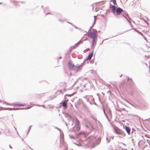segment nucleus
Listing matches in <instances>:
<instances>
[{"instance_id":"obj_39","label":"nucleus","mask_w":150,"mask_h":150,"mask_svg":"<svg viewBox=\"0 0 150 150\" xmlns=\"http://www.w3.org/2000/svg\"><path fill=\"white\" fill-rule=\"evenodd\" d=\"M94 17H95V18L96 16H94ZM95 21V18H94V21Z\"/></svg>"},{"instance_id":"obj_31","label":"nucleus","mask_w":150,"mask_h":150,"mask_svg":"<svg viewBox=\"0 0 150 150\" xmlns=\"http://www.w3.org/2000/svg\"><path fill=\"white\" fill-rule=\"evenodd\" d=\"M38 106H42L44 108H45L44 106V105H42V106H40V105H38Z\"/></svg>"},{"instance_id":"obj_8","label":"nucleus","mask_w":150,"mask_h":150,"mask_svg":"<svg viewBox=\"0 0 150 150\" xmlns=\"http://www.w3.org/2000/svg\"><path fill=\"white\" fill-rule=\"evenodd\" d=\"M124 128H125L126 132H127V134H130V128L128 127L127 126H125L123 127Z\"/></svg>"},{"instance_id":"obj_38","label":"nucleus","mask_w":150,"mask_h":150,"mask_svg":"<svg viewBox=\"0 0 150 150\" xmlns=\"http://www.w3.org/2000/svg\"><path fill=\"white\" fill-rule=\"evenodd\" d=\"M70 24H71V25H72V24L71 23H69V22H68Z\"/></svg>"},{"instance_id":"obj_34","label":"nucleus","mask_w":150,"mask_h":150,"mask_svg":"<svg viewBox=\"0 0 150 150\" xmlns=\"http://www.w3.org/2000/svg\"><path fill=\"white\" fill-rule=\"evenodd\" d=\"M9 147L10 148H11V145H9Z\"/></svg>"},{"instance_id":"obj_25","label":"nucleus","mask_w":150,"mask_h":150,"mask_svg":"<svg viewBox=\"0 0 150 150\" xmlns=\"http://www.w3.org/2000/svg\"><path fill=\"white\" fill-rule=\"evenodd\" d=\"M76 145H77L78 146H80L81 145V144L80 143H79L78 144H76Z\"/></svg>"},{"instance_id":"obj_49","label":"nucleus","mask_w":150,"mask_h":150,"mask_svg":"<svg viewBox=\"0 0 150 150\" xmlns=\"http://www.w3.org/2000/svg\"><path fill=\"white\" fill-rule=\"evenodd\" d=\"M31 149H32V150H33V149H32V148H31Z\"/></svg>"},{"instance_id":"obj_20","label":"nucleus","mask_w":150,"mask_h":150,"mask_svg":"<svg viewBox=\"0 0 150 150\" xmlns=\"http://www.w3.org/2000/svg\"><path fill=\"white\" fill-rule=\"evenodd\" d=\"M31 127H32V126H31H31H30L29 127L28 131V132H27V134L28 133H29V132L30 130V129H31Z\"/></svg>"},{"instance_id":"obj_46","label":"nucleus","mask_w":150,"mask_h":150,"mask_svg":"<svg viewBox=\"0 0 150 150\" xmlns=\"http://www.w3.org/2000/svg\"><path fill=\"white\" fill-rule=\"evenodd\" d=\"M122 76V75H121L120 76V77H121Z\"/></svg>"},{"instance_id":"obj_13","label":"nucleus","mask_w":150,"mask_h":150,"mask_svg":"<svg viewBox=\"0 0 150 150\" xmlns=\"http://www.w3.org/2000/svg\"><path fill=\"white\" fill-rule=\"evenodd\" d=\"M13 104L14 105H16V106H24V104H20V103H13Z\"/></svg>"},{"instance_id":"obj_14","label":"nucleus","mask_w":150,"mask_h":150,"mask_svg":"<svg viewBox=\"0 0 150 150\" xmlns=\"http://www.w3.org/2000/svg\"><path fill=\"white\" fill-rule=\"evenodd\" d=\"M62 105L64 108H66L67 106V103L66 101H64Z\"/></svg>"},{"instance_id":"obj_17","label":"nucleus","mask_w":150,"mask_h":150,"mask_svg":"<svg viewBox=\"0 0 150 150\" xmlns=\"http://www.w3.org/2000/svg\"><path fill=\"white\" fill-rule=\"evenodd\" d=\"M6 110H13V108H6Z\"/></svg>"},{"instance_id":"obj_23","label":"nucleus","mask_w":150,"mask_h":150,"mask_svg":"<svg viewBox=\"0 0 150 150\" xmlns=\"http://www.w3.org/2000/svg\"><path fill=\"white\" fill-rule=\"evenodd\" d=\"M14 128H15V130H16V132H17V134H18V135H19L18 133V132H17V130H16V128H15V127L14 126Z\"/></svg>"},{"instance_id":"obj_48","label":"nucleus","mask_w":150,"mask_h":150,"mask_svg":"<svg viewBox=\"0 0 150 150\" xmlns=\"http://www.w3.org/2000/svg\"><path fill=\"white\" fill-rule=\"evenodd\" d=\"M1 4V3H0V4Z\"/></svg>"},{"instance_id":"obj_37","label":"nucleus","mask_w":150,"mask_h":150,"mask_svg":"<svg viewBox=\"0 0 150 150\" xmlns=\"http://www.w3.org/2000/svg\"><path fill=\"white\" fill-rule=\"evenodd\" d=\"M86 127H88V125H86Z\"/></svg>"},{"instance_id":"obj_11","label":"nucleus","mask_w":150,"mask_h":150,"mask_svg":"<svg viewBox=\"0 0 150 150\" xmlns=\"http://www.w3.org/2000/svg\"><path fill=\"white\" fill-rule=\"evenodd\" d=\"M112 12L114 14L115 12L116 8L115 6L114 5H112Z\"/></svg>"},{"instance_id":"obj_26","label":"nucleus","mask_w":150,"mask_h":150,"mask_svg":"<svg viewBox=\"0 0 150 150\" xmlns=\"http://www.w3.org/2000/svg\"><path fill=\"white\" fill-rule=\"evenodd\" d=\"M92 117V118H93V119L94 120H96V118H94V117Z\"/></svg>"},{"instance_id":"obj_35","label":"nucleus","mask_w":150,"mask_h":150,"mask_svg":"<svg viewBox=\"0 0 150 150\" xmlns=\"http://www.w3.org/2000/svg\"><path fill=\"white\" fill-rule=\"evenodd\" d=\"M69 118H71V117H70V116H69Z\"/></svg>"},{"instance_id":"obj_1","label":"nucleus","mask_w":150,"mask_h":150,"mask_svg":"<svg viewBox=\"0 0 150 150\" xmlns=\"http://www.w3.org/2000/svg\"><path fill=\"white\" fill-rule=\"evenodd\" d=\"M73 121L74 123L73 131L75 132H76L79 131L80 129V127L79 125V120L75 117L73 119Z\"/></svg>"},{"instance_id":"obj_43","label":"nucleus","mask_w":150,"mask_h":150,"mask_svg":"<svg viewBox=\"0 0 150 150\" xmlns=\"http://www.w3.org/2000/svg\"><path fill=\"white\" fill-rule=\"evenodd\" d=\"M61 58V57H59V58Z\"/></svg>"},{"instance_id":"obj_12","label":"nucleus","mask_w":150,"mask_h":150,"mask_svg":"<svg viewBox=\"0 0 150 150\" xmlns=\"http://www.w3.org/2000/svg\"><path fill=\"white\" fill-rule=\"evenodd\" d=\"M81 42H80V41L78 42H77L76 44L75 45V46H74L73 47V49H75L76 48V47H77L78 45Z\"/></svg>"},{"instance_id":"obj_6","label":"nucleus","mask_w":150,"mask_h":150,"mask_svg":"<svg viewBox=\"0 0 150 150\" xmlns=\"http://www.w3.org/2000/svg\"><path fill=\"white\" fill-rule=\"evenodd\" d=\"M123 11V9L120 7L117 8L116 9V13L118 15H120Z\"/></svg>"},{"instance_id":"obj_7","label":"nucleus","mask_w":150,"mask_h":150,"mask_svg":"<svg viewBox=\"0 0 150 150\" xmlns=\"http://www.w3.org/2000/svg\"><path fill=\"white\" fill-rule=\"evenodd\" d=\"M95 138L94 137H93V136H90L89 137L87 140L88 141H89L90 143L93 142H94L93 141V140Z\"/></svg>"},{"instance_id":"obj_29","label":"nucleus","mask_w":150,"mask_h":150,"mask_svg":"<svg viewBox=\"0 0 150 150\" xmlns=\"http://www.w3.org/2000/svg\"><path fill=\"white\" fill-rule=\"evenodd\" d=\"M98 142H99L98 143V144L99 142H100V139H98Z\"/></svg>"},{"instance_id":"obj_18","label":"nucleus","mask_w":150,"mask_h":150,"mask_svg":"<svg viewBox=\"0 0 150 150\" xmlns=\"http://www.w3.org/2000/svg\"><path fill=\"white\" fill-rule=\"evenodd\" d=\"M69 137H70V138H72L74 139H75V138L72 135H69Z\"/></svg>"},{"instance_id":"obj_47","label":"nucleus","mask_w":150,"mask_h":150,"mask_svg":"<svg viewBox=\"0 0 150 150\" xmlns=\"http://www.w3.org/2000/svg\"><path fill=\"white\" fill-rule=\"evenodd\" d=\"M29 148L31 149V148L30 146H29Z\"/></svg>"},{"instance_id":"obj_50","label":"nucleus","mask_w":150,"mask_h":150,"mask_svg":"<svg viewBox=\"0 0 150 150\" xmlns=\"http://www.w3.org/2000/svg\"><path fill=\"white\" fill-rule=\"evenodd\" d=\"M1 134V133H0V134Z\"/></svg>"},{"instance_id":"obj_45","label":"nucleus","mask_w":150,"mask_h":150,"mask_svg":"<svg viewBox=\"0 0 150 150\" xmlns=\"http://www.w3.org/2000/svg\"><path fill=\"white\" fill-rule=\"evenodd\" d=\"M66 125L67 126V123H66Z\"/></svg>"},{"instance_id":"obj_42","label":"nucleus","mask_w":150,"mask_h":150,"mask_svg":"<svg viewBox=\"0 0 150 150\" xmlns=\"http://www.w3.org/2000/svg\"><path fill=\"white\" fill-rule=\"evenodd\" d=\"M13 138H15L16 137H13Z\"/></svg>"},{"instance_id":"obj_2","label":"nucleus","mask_w":150,"mask_h":150,"mask_svg":"<svg viewBox=\"0 0 150 150\" xmlns=\"http://www.w3.org/2000/svg\"><path fill=\"white\" fill-rule=\"evenodd\" d=\"M88 36L91 38L93 39L97 38V35L94 31L91 32L88 34Z\"/></svg>"},{"instance_id":"obj_41","label":"nucleus","mask_w":150,"mask_h":150,"mask_svg":"<svg viewBox=\"0 0 150 150\" xmlns=\"http://www.w3.org/2000/svg\"><path fill=\"white\" fill-rule=\"evenodd\" d=\"M59 21H61V20L60 19H59Z\"/></svg>"},{"instance_id":"obj_22","label":"nucleus","mask_w":150,"mask_h":150,"mask_svg":"<svg viewBox=\"0 0 150 150\" xmlns=\"http://www.w3.org/2000/svg\"><path fill=\"white\" fill-rule=\"evenodd\" d=\"M125 18L127 20L128 22L130 23V25H131V24L130 23V22L129 20L128 19H127V18L126 17H125Z\"/></svg>"},{"instance_id":"obj_21","label":"nucleus","mask_w":150,"mask_h":150,"mask_svg":"<svg viewBox=\"0 0 150 150\" xmlns=\"http://www.w3.org/2000/svg\"><path fill=\"white\" fill-rule=\"evenodd\" d=\"M113 2L114 4H115L116 3L115 0H113Z\"/></svg>"},{"instance_id":"obj_28","label":"nucleus","mask_w":150,"mask_h":150,"mask_svg":"<svg viewBox=\"0 0 150 150\" xmlns=\"http://www.w3.org/2000/svg\"><path fill=\"white\" fill-rule=\"evenodd\" d=\"M56 128L60 132H61V130H60V129H59V128H58L57 127H56Z\"/></svg>"},{"instance_id":"obj_5","label":"nucleus","mask_w":150,"mask_h":150,"mask_svg":"<svg viewBox=\"0 0 150 150\" xmlns=\"http://www.w3.org/2000/svg\"><path fill=\"white\" fill-rule=\"evenodd\" d=\"M114 132L118 135L121 134L122 133L121 130L117 128H114Z\"/></svg>"},{"instance_id":"obj_27","label":"nucleus","mask_w":150,"mask_h":150,"mask_svg":"<svg viewBox=\"0 0 150 150\" xmlns=\"http://www.w3.org/2000/svg\"><path fill=\"white\" fill-rule=\"evenodd\" d=\"M137 32L139 33V34H140L141 35H142V33H140V32H139L138 31H137Z\"/></svg>"},{"instance_id":"obj_36","label":"nucleus","mask_w":150,"mask_h":150,"mask_svg":"<svg viewBox=\"0 0 150 150\" xmlns=\"http://www.w3.org/2000/svg\"><path fill=\"white\" fill-rule=\"evenodd\" d=\"M50 14V13H47L46 14V15H47V14Z\"/></svg>"},{"instance_id":"obj_19","label":"nucleus","mask_w":150,"mask_h":150,"mask_svg":"<svg viewBox=\"0 0 150 150\" xmlns=\"http://www.w3.org/2000/svg\"><path fill=\"white\" fill-rule=\"evenodd\" d=\"M103 112H104V114H105V115L107 117V115H106V114H105V110H104V108H103Z\"/></svg>"},{"instance_id":"obj_3","label":"nucleus","mask_w":150,"mask_h":150,"mask_svg":"<svg viewBox=\"0 0 150 150\" xmlns=\"http://www.w3.org/2000/svg\"><path fill=\"white\" fill-rule=\"evenodd\" d=\"M67 66L69 69H73L75 65L73 64L72 61H69L67 64Z\"/></svg>"},{"instance_id":"obj_4","label":"nucleus","mask_w":150,"mask_h":150,"mask_svg":"<svg viewBox=\"0 0 150 150\" xmlns=\"http://www.w3.org/2000/svg\"><path fill=\"white\" fill-rule=\"evenodd\" d=\"M82 66L81 65H76L74 66L73 70L75 71L76 72H77L80 71L81 70Z\"/></svg>"},{"instance_id":"obj_33","label":"nucleus","mask_w":150,"mask_h":150,"mask_svg":"<svg viewBox=\"0 0 150 150\" xmlns=\"http://www.w3.org/2000/svg\"><path fill=\"white\" fill-rule=\"evenodd\" d=\"M22 141H23L24 142H25L23 140V139H22Z\"/></svg>"},{"instance_id":"obj_44","label":"nucleus","mask_w":150,"mask_h":150,"mask_svg":"<svg viewBox=\"0 0 150 150\" xmlns=\"http://www.w3.org/2000/svg\"><path fill=\"white\" fill-rule=\"evenodd\" d=\"M128 78V80L129 79V78Z\"/></svg>"},{"instance_id":"obj_15","label":"nucleus","mask_w":150,"mask_h":150,"mask_svg":"<svg viewBox=\"0 0 150 150\" xmlns=\"http://www.w3.org/2000/svg\"><path fill=\"white\" fill-rule=\"evenodd\" d=\"M29 108H13V110H18L20 109H29Z\"/></svg>"},{"instance_id":"obj_30","label":"nucleus","mask_w":150,"mask_h":150,"mask_svg":"<svg viewBox=\"0 0 150 150\" xmlns=\"http://www.w3.org/2000/svg\"><path fill=\"white\" fill-rule=\"evenodd\" d=\"M79 142L80 143L81 142H82V140L81 139H80L79 140Z\"/></svg>"},{"instance_id":"obj_16","label":"nucleus","mask_w":150,"mask_h":150,"mask_svg":"<svg viewBox=\"0 0 150 150\" xmlns=\"http://www.w3.org/2000/svg\"><path fill=\"white\" fill-rule=\"evenodd\" d=\"M106 139L107 143H108L110 141V138L109 137H107L106 138Z\"/></svg>"},{"instance_id":"obj_10","label":"nucleus","mask_w":150,"mask_h":150,"mask_svg":"<svg viewBox=\"0 0 150 150\" xmlns=\"http://www.w3.org/2000/svg\"><path fill=\"white\" fill-rule=\"evenodd\" d=\"M93 55V52H91V53H90L88 54V57L87 58V60H90L91 59V58L92 57Z\"/></svg>"},{"instance_id":"obj_32","label":"nucleus","mask_w":150,"mask_h":150,"mask_svg":"<svg viewBox=\"0 0 150 150\" xmlns=\"http://www.w3.org/2000/svg\"><path fill=\"white\" fill-rule=\"evenodd\" d=\"M71 96V95L66 94V95H65V96Z\"/></svg>"},{"instance_id":"obj_24","label":"nucleus","mask_w":150,"mask_h":150,"mask_svg":"<svg viewBox=\"0 0 150 150\" xmlns=\"http://www.w3.org/2000/svg\"><path fill=\"white\" fill-rule=\"evenodd\" d=\"M123 13L124 14H125V15H128L127 13L125 12V11L124 12H123Z\"/></svg>"},{"instance_id":"obj_40","label":"nucleus","mask_w":150,"mask_h":150,"mask_svg":"<svg viewBox=\"0 0 150 150\" xmlns=\"http://www.w3.org/2000/svg\"><path fill=\"white\" fill-rule=\"evenodd\" d=\"M113 138H114V137L113 136L112 137V139H113Z\"/></svg>"},{"instance_id":"obj_9","label":"nucleus","mask_w":150,"mask_h":150,"mask_svg":"<svg viewBox=\"0 0 150 150\" xmlns=\"http://www.w3.org/2000/svg\"><path fill=\"white\" fill-rule=\"evenodd\" d=\"M97 38L93 39L92 41V46H93L94 45H96V41L97 40Z\"/></svg>"}]
</instances>
